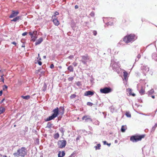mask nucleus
Listing matches in <instances>:
<instances>
[{
  "mask_svg": "<svg viewBox=\"0 0 157 157\" xmlns=\"http://www.w3.org/2000/svg\"><path fill=\"white\" fill-rule=\"evenodd\" d=\"M27 153L26 148L25 147H22L18 149L17 152L13 154V155L15 157L19 156L24 157Z\"/></svg>",
  "mask_w": 157,
  "mask_h": 157,
  "instance_id": "nucleus-1",
  "label": "nucleus"
},
{
  "mask_svg": "<svg viewBox=\"0 0 157 157\" xmlns=\"http://www.w3.org/2000/svg\"><path fill=\"white\" fill-rule=\"evenodd\" d=\"M137 38L136 36L133 34H131L125 36L123 39V41L126 43H132Z\"/></svg>",
  "mask_w": 157,
  "mask_h": 157,
  "instance_id": "nucleus-2",
  "label": "nucleus"
},
{
  "mask_svg": "<svg viewBox=\"0 0 157 157\" xmlns=\"http://www.w3.org/2000/svg\"><path fill=\"white\" fill-rule=\"evenodd\" d=\"M52 112L53 113L52 115L48 117L45 120L46 121H50L56 117L59 114V108L57 107L55 109L52 110Z\"/></svg>",
  "mask_w": 157,
  "mask_h": 157,
  "instance_id": "nucleus-3",
  "label": "nucleus"
},
{
  "mask_svg": "<svg viewBox=\"0 0 157 157\" xmlns=\"http://www.w3.org/2000/svg\"><path fill=\"white\" fill-rule=\"evenodd\" d=\"M145 135H143L140 136H132L130 138L131 141L133 142H136L140 141L144 137Z\"/></svg>",
  "mask_w": 157,
  "mask_h": 157,
  "instance_id": "nucleus-4",
  "label": "nucleus"
},
{
  "mask_svg": "<svg viewBox=\"0 0 157 157\" xmlns=\"http://www.w3.org/2000/svg\"><path fill=\"white\" fill-rule=\"evenodd\" d=\"M110 66L112 67V68L115 71H117L118 70L120 66V64L118 62H116L113 60H111Z\"/></svg>",
  "mask_w": 157,
  "mask_h": 157,
  "instance_id": "nucleus-5",
  "label": "nucleus"
},
{
  "mask_svg": "<svg viewBox=\"0 0 157 157\" xmlns=\"http://www.w3.org/2000/svg\"><path fill=\"white\" fill-rule=\"evenodd\" d=\"M81 61L82 63L85 65H87V63L89 61H90V57L87 55H85L81 56Z\"/></svg>",
  "mask_w": 157,
  "mask_h": 157,
  "instance_id": "nucleus-6",
  "label": "nucleus"
},
{
  "mask_svg": "<svg viewBox=\"0 0 157 157\" xmlns=\"http://www.w3.org/2000/svg\"><path fill=\"white\" fill-rule=\"evenodd\" d=\"M112 91V89L110 87H105L100 90V92L102 94H108Z\"/></svg>",
  "mask_w": 157,
  "mask_h": 157,
  "instance_id": "nucleus-7",
  "label": "nucleus"
},
{
  "mask_svg": "<svg viewBox=\"0 0 157 157\" xmlns=\"http://www.w3.org/2000/svg\"><path fill=\"white\" fill-rule=\"evenodd\" d=\"M67 144V142L65 140H60L58 142V145L59 147L63 148L65 147Z\"/></svg>",
  "mask_w": 157,
  "mask_h": 157,
  "instance_id": "nucleus-8",
  "label": "nucleus"
},
{
  "mask_svg": "<svg viewBox=\"0 0 157 157\" xmlns=\"http://www.w3.org/2000/svg\"><path fill=\"white\" fill-rule=\"evenodd\" d=\"M141 69L145 75H146V74L149 71V68L147 66H142L141 67Z\"/></svg>",
  "mask_w": 157,
  "mask_h": 157,
  "instance_id": "nucleus-9",
  "label": "nucleus"
},
{
  "mask_svg": "<svg viewBox=\"0 0 157 157\" xmlns=\"http://www.w3.org/2000/svg\"><path fill=\"white\" fill-rule=\"evenodd\" d=\"M82 120H84L85 122H86L90 121L93 122V120L90 118V117L88 115H85L83 116L82 118Z\"/></svg>",
  "mask_w": 157,
  "mask_h": 157,
  "instance_id": "nucleus-10",
  "label": "nucleus"
},
{
  "mask_svg": "<svg viewBox=\"0 0 157 157\" xmlns=\"http://www.w3.org/2000/svg\"><path fill=\"white\" fill-rule=\"evenodd\" d=\"M140 86V85H137V88L138 90L139 91L140 94L142 95H143L145 93V88L144 87L142 86H141V89L140 90H139V86Z\"/></svg>",
  "mask_w": 157,
  "mask_h": 157,
  "instance_id": "nucleus-11",
  "label": "nucleus"
},
{
  "mask_svg": "<svg viewBox=\"0 0 157 157\" xmlns=\"http://www.w3.org/2000/svg\"><path fill=\"white\" fill-rule=\"evenodd\" d=\"M19 13V12L17 10H12V13L9 16V17L10 18H13L16 16Z\"/></svg>",
  "mask_w": 157,
  "mask_h": 157,
  "instance_id": "nucleus-12",
  "label": "nucleus"
},
{
  "mask_svg": "<svg viewBox=\"0 0 157 157\" xmlns=\"http://www.w3.org/2000/svg\"><path fill=\"white\" fill-rule=\"evenodd\" d=\"M52 18L53 19V21L54 24L58 26L59 24V22L58 20L57 19V18H55H55H54L53 16H52Z\"/></svg>",
  "mask_w": 157,
  "mask_h": 157,
  "instance_id": "nucleus-13",
  "label": "nucleus"
},
{
  "mask_svg": "<svg viewBox=\"0 0 157 157\" xmlns=\"http://www.w3.org/2000/svg\"><path fill=\"white\" fill-rule=\"evenodd\" d=\"M94 94V92L90 91H86L84 94V95L86 96H88L89 95L92 96Z\"/></svg>",
  "mask_w": 157,
  "mask_h": 157,
  "instance_id": "nucleus-14",
  "label": "nucleus"
},
{
  "mask_svg": "<svg viewBox=\"0 0 157 157\" xmlns=\"http://www.w3.org/2000/svg\"><path fill=\"white\" fill-rule=\"evenodd\" d=\"M64 109L63 107L61 106L59 108V113L62 115L64 113Z\"/></svg>",
  "mask_w": 157,
  "mask_h": 157,
  "instance_id": "nucleus-15",
  "label": "nucleus"
},
{
  "mask_svg": "<svg viewBox=\"0 0 157 157\" xmlns=\"http://www.w3.org/2000/svg\"><path fill=\"white\" fill-rule=\"evenodd\" d=\"M21 16H17L13 19L11 20V21L15 22L18 21L19 20H21Z\"/></svg>",
  "mask_w": 157,
  "mask_h": 157,
  "instance_id": "nucleus-16",
  "label": "nucleus"
},
{
  "mask_svg": "<svg viewBox=\"0 0 157 157\" xmlns=\"http://www.w3.org/2000/svg\"><path fill=\"white\" fill-rule=\"evenodd\" d=\"M152 58L154 60L157 61V54L155 53H153L152 55Z\"/></svg>",
  "mask_w": 157,
  "mask_h": 157,
  "instance_id": "nucleus-17",
  "label": "nucleus"
},
{
  "mask_svg": "<svg viewBox=\"0 0 157 157\" xmlns=\"http://www.w3.org/2000/svg\"><path fill=\"white\" fill-rule=\"evenodd\" d=\"M43 41V39L42 37L40 38L36 42L35 45H37L40 44Z\"/></svg>",
  "mask_w": 157,
  "mask_h": 157,
  "instance_id": "nucleus-18",
  "label": "nucleus"
},
{
  "mask_svg": "<svg viewBox=\"0 0 157 157\" xmlns=\"http://www.w3.org/2000/svg\"><path fill=\"white\" fill-rule=\"evenodd\" d=\"M61 152L60 151H59V153L58 154V157H63L65 155V153L64 151H63L61 152Z\"/></svg>",
  "mask_w": 157,
  "mask_h": 157,
  "instance_id": "nucleus-19",
  "label": "nucleus"
},
{
  "mask_svg": "<svg viewBox=\"0 0 157 157\" xmlns=\"http://www.w3.org/2000/svg\"><path fill=\"white\" fill-rule=\"evenodd\" d=\"M123 76L124 78V79L126 81L127 80V76L128 75V74L127 72L126 71H124L123 72Z\"/></svg>",
  "mask_w": 157,
  "mask_h": 157,
  "instance_id": "nucleus-20",
  "label": "nucleus"
},
{
  "mask_svg": "<svg viewBox=\"0 0 157 157\" xmlns=\"http://www.w3.org/2000/svg\"><path fill=\"white\" fill-rule=\"evenodd\" d=\"M21 97L24 99L28 100L30 98V97L29 95H27L26 96L22 95L21 96Z\"/></svg>",
  "mask_w": 157,
  "mask_h": 157,
  "instance_id": "nucleus-21",
  "label": "nucleus"
},
{
  "mask_svg": "<svg viewBox=\"0 0 157 157\" xmlns=\"http://www.w3.org/2000/svg\"><path fill=\"white\" fill-rule=\"evenodd\" d=\"M127 129V126L126 125H122L121 129V131L122 132H124L125 130Z\"/></svg>",
  "mask_w": 157,
  "mask_h": 157,
  "instance_id": "nucleus-22",
  "label": "nucleus"
},
{
  "mask_svg": "<svg viewBox=\"0 0 157 157\" xmlns=\"http://www.w3.org/2000/svg\"><path fill=\"white\" fill-rule=\"evenodd\" d=\"M67 69L70 72H73L74 71L73 67L71 65L69 66Z\"/></svg>",
  "mask_w": 157,
  "mask_h": 157,
  "instance_id": "nucleus-23",
  "label": "nucleus"
},
{
  "mask_svg": "<svg viewBox=\"0 0 157 157\" xmlns=\"http://www.w3.org/2000/svg\"><path fill=\"white\" fill-rule=\"evenodd\" d=\"M154 92V90L153 89H151L150 90L148 91L147 92V94L149 95L152 94Z\"/></svg>",
  "mask_w": 157,
  "mask_h": 157,
  "instance_id": "nucleus-24",
  "label": "nucleus"
},
{
  "mask_svg": "<svg viewBox=\"0 0 157 157\" xmlns=\"http://www.w3.org/2000/svg\"><path fill=\"white\" fill-rule=\"evenodd\" d=\"M59 136V134L58 133H55L54 136V137L55 139H58Z\"/></svg>",
  "mask_w": 157,
  "mask_h": 157,
  "instance_id": "nucleus-25",
  "label": "nucleus"
},
{
  "mask_svg": "<svg viewBox=\"0 0 157 157\" xmlns=\"http://www.w3.org/2000/svg\"><path fill=\"white\" fill-rule=\"evenodd\" d=\"M5 111V108L3 107H0V114L4 113Z\"/></svg>",
  "mask_w": 157,
  "mask_h": 157,
  "instance_id": "nucleus-26",
  "label": "nucleus"
},
{
  "mask_svg": "<svg viewBox=\"0 0 157 157\" xmlns=\"http://www.w3.org/2000/svg\"><path fill=\"white\" fill-rule=\"evenodd\" d=\"M93 122L94 124L97 125H98L99 123V121L97 120H94L93 121V122Z\"/></svg>",
  "mask_w": 157,
  "mask_h": 157,
  "instance_id": "nucleus-27",
  "label": "nucleus"
},
{
  "mask_svg": "<svg viewBox=\"0 0 157 157\" xmlns=\"http://www.w3.org/2000/svg\"><path fill=\"white\" fill-rule=\"evenodd\" d=\"M52 124H53L50 122H48L47 124V127L48 128H51L52 127Z\"/></svg>",
  "mask_w": 157,
  "mask_h": 157,
  "instance_id": "nucleus-28",
  "label": "nucleus"
},
{
  "mask_svg": "<svg viewBox=\"0 0 157 157\" xmlns=\"http://www.w3.org/2000/svg\"><path fill=\"white\" fill-rule=\"evenodd\" d=\"M37 33V31H34L33 32H30L29 33V34L31 36V37H33V34H35V33L36 34Z\"/></svg>",
  "mask_w": 157,
  "mask_h": 157,
  "instance_id": "nucleus-29",
  "label": "nucleus"
},
{
  "mask_svg": "<svg viewBox=\"0 0 157 157\" xmlns=\"http://www.w3.org/2000/svg\"><path fill=\"white\" fill-rule=\"evenodd\" d=\"M100 147H101V145L100 144H97V146H95L94 148L96 150H97L98 149H100Z\"/></svg>",
  "mask_w": 157,
  "mask_h": 157,
  "instance_id": "nucleus-30",
  "label": "nucleus"
},
{
  "mask_svg": "<svg viewBox=\"0 0 157 157\" xmlns=\"http://www.w3.org/2000/svg\"><path fill=\"white\" fill-rule=\"evenodd\" d=\"M59 130L62 133V135L63 136L64 135V128L63 127H61L59 128Z\"/></svg>",
  "mask_w": 157,
  "mask_h": 157,
  "instance_id": "nucleus-31",
  "label": "nucleus"
},
{
  "mask_svg": "<svg viewBox=\"0 0 157 157\" xmlns=\"http://www.w3.org/2000/svg\"><path fill=\"white\" fill-rule=\"evenodd\" d=\"M127 91L128 92L129 95H131V94H132V90L130 88H128L127 90Z\"/></svg>",
  "mask_w": 157,
  "mask_h": 157,
  "instance_id": "nucleus-32",
  "label": "nucleus"
},
{
  "mask_svg": "<svg viewBox=\"0 0 157 157\" xmlns=\"http://www.w3.org/2000/svg\"><path fill=\"white\" fill-rule=\"evenodd\" d=\"M157 127V124L156 123L154 126H153L152 128V131H154L155 128Z\"/></svg>",
  "mask_w": 157,
  "mask_h": 157,
  "instance_id": "nucleus-33",
  "label": "nucleus"
},
{
  "mask_svg": "<svg viewBox=\"0 0 157 157\" xmlns=\"http://www.w3.org/2000/svg\"><path fill=\"white\" fill-rule=\"evenodd\" d=\"M126 116L128 117H131V115L129 112H127L125 113Z\"/></svg>",
  "mask_w": 157,
  "mask_h": 157,
  "instance_id": "nucleus-34",
  "label": "nucleus"
},
{
  "mask_svg": "<svg viewBox=\"0 0 157 157\" xmlns=\"http://www.w3.org/2000/svg\"><path fill=\"white\" fill-rule=\"evenodd\" d=\"M141 55L140 54H139L137 56V58H138L137 59H135V61H138V60H139V59H140L141 57Z\"/></svg>",
  "mask_w": 157,
  "mask_h": 157,
  "instance_id": "nucleus-35",
  "label": "nucleus"
},
{
  "mask_svg": "<svg viewBox=\"0 0 157 157\" xmlns=\"http://www.w3.org/2000/svg\"><path fill=\"white\" fill-rule=\"evenodd\" d=\"M103 142L104 145H107L109 147L111 145L110 143H107V142L105 141H103Z\"/></svg>",
  "mask_w": 157,
  "mask_h": 157,
  "instance_id": "nucleus-36",
  "label": "nucleus"
},
{
  "mask_svg": "<svg viewBox=\"0 0 157 157\" xmlns=\"http://www.w3.org/2000/svg\"><path fill=\"white\" fill-rule=\"evenodd\" d=\"M76 97V95L75 94H71L70 97V98L71 99H73L75 98V97Z\"/></svg>",
  "mask_w": 157,
  "mask_h": 157,
  "instance_id": "nucleus-37",
  "label": "nucleus"
},
{
  "mask_svg": "<svg viewBox=\"0 0 157 157\" xmlns=\"http://www.w3.org/2000/svg\"><path fill=\"white\" fill-rule=\"evenodd\" d=\"M107 25H113L112 22H109L106 23Z\"/></svg>",
  "mask_w": 157,
  "mask_h": 157,
  "instance_id": "nucleus-38",
  "label": "nucleus"
},
{
  "mask_svg": "<svg viewBox=\"0 0 157 157\" xmlns=\"http://www.w3.org/2000/svg\"><path fill=\"white\" fill-rule=\"evenodd\" d=\"M87 105H89L90 106H92L93 105V104L90 102H87Z\"/></svg>",
  "mask_w": 157,
  "mask_h": 157,
  "instance_id": "nucleus-39",
  "label": "nucleus"
},
{
  "mask_svg": "<svg viewBox=\"0 0 157 157\" xmlns=\"http://www.w3.org/2000/svg\"><path fill=\"white\" fill-rule=\"evenodd\" d=\"M7 88H8L7 86L6 85H4L3 86V89L4 90H7Z\"/></svg>",
  "mask_w": 157,
  "mask_h": 157,
  "instance_id": "nucleus-40",
  "label": "nucleus"
},
{
  "mask_svg": "<svg viewBox=\"0 0 157 157\" xmlns=\"http://www.w3.org/2000/svg\"><path fill=\"white\" fill-rule=\"evenodd\" d=\"M47 85L45 83H44V85L43 88L44 89H43V90H45L46 89Z\"/></svg>",
  "mask_w": 157,
  "mask_h": 157,
  "instance_id": "nucleus-41",
  "label": "nucleus"
},
{
  "mask_svg": "<svg viewBox=\"0 0 157 157\" xmlns=\"http://www.w3.org/2000/svg\"><path fill=\"white\" fill-rule=\"evenodd\" d=\"M68 80L69 81H72L74 79V78L73 77H70L68 78Z\"/></svg>",
  "mask_w": 157,
  "mask_h": 157,
  "instance_id": "nucleus-42",
  "label": "nucleus"
},
{
  "mask_svg": "<svg viewBox=\"0 0 157 157\" xmlns=\"http://www.w3.org/2000/svg\"><path fill=\"white\" fill-rule=\"evenodd\" d=\"M90 15L92 17H94V13L93 12H92L90 13Z\"/></svg>",
  "mask_w": 157,
  "mask_h": 157,
  "instance_id": "nucleus-43",
  "label": "nucleus"
},
{
  "mask_svg": "<svg viewBox=\"0 0 157 157\" xmlns=\"http://www.w3.org/2000/svg\"><path fill=\"white\" fill-rule=\"evenodd\" d=\"M108 19V18H103V21L104 22H105V21H107V20ZM108 19H109V20H110L111 19V18H108Z\"/></svg>",
  "mask_w": 157,
  "mask_h": 157,
  "instance_id": "nucleus-44",
  "label": "nucleus"
},
{
  "mask_svg": "<svg viewBox=\"0 0 157 157\" xmlns=\"http://www.w3.org/2000/svg\"><path fill=\"white\" fill-rule=\"evenodd\" d=\"M72 64L73 65H74L75 67H76L77 66V63H76L75 62H74L72 63Z\"/></svg>",
  "mask_w": 157,
  "mask_h": 157,
  "instance_id": "nucleus-45",
  "label": "nucleus"
},
{
  "mask_svg": "<svg viewBox=\"0 0 157 157\" xmlns=\"http://www.w3.org/2000/svg\"><path fill=\"white\" fill-rule=\"evenodd\" d=\"M93 34L94 36H96L97 34V32L96 31L94 30L93 31Z\"/></svg>",
  "mask_w": 157,
  "mask_h": 157,
  "instance_id": "nucleus-46",
  "label": "nucleus"
},
{
  "mask_svg": "<svg viewBox=\"0 0 157 157\" xmlns=\"http://www.w3.org/2000/svg\"><path fill=\"white\" fill-rule=\"evenodd\" d=\"M59 14V13L57 12H56L55 13V15L54 16H53L54 17V18H55V17H56V15H58Z\"/></svg>",
  "mask_w": 157,
  "mask_h": 157,
  "instance_id": "nucleus-47",
  "label": "nucleus"
},
{
  "mask_svg": "<svg viewBox=\"0 0 157 157\" xmlns=\"http://www.w3.org/2000/svg\"><path fill=\"white\" fill-rule=\"evenodd\" d=\"M68 58L70 59H72L74 58V56L73 55H71L69 56L68 57Z\"/></svg>",
  "mask_w": 157,
  "mask_h": 157,
  "instance_id": "nucleus-48",
  "label": "nucleus"
},
{
  "mask_svg": "<svg viewBox=\"0 0 157 157\" xmlns=\"http://www.w3.org/2000/svg\"><path fill=\"white\" fill-rule=\"evenodd\" d=\"M32 39V40L35 41V40L36 39V37L35 36H33V37H31Z\"/></svg>",
  "mask_w": 157,
  "mask_h": 157,
  "instance_id": "nucleus-49",
  "label": "nucleus"
},
{
  "mask_svg": "<svg viewBox=\"0 0 157 157\" xmlns=\"http://www.w3.org/2000/svg\"><path fill=\"white\" fill-rule=\"evenodd\" d=\"M38 57L37 58V61H39V60H41V58L40 57V54H38Z\"/></svg>",
  "mask_w": 157,
  "mask_h": 157,
  "instance_id": "nucleus-50",
  "label": "nucleus"
},
{
  "mask_svg": "<svg viewBox=\"0 0 157 157\" xmlns=\"http://www.w3.org/2000/svg\"><path fill=\"white\" fill-rule=\"evenodd\" d=\"M37 62L39 65H42V63L41 62L39 61H37Z\"/></svg>",
  "mask_w": 157,
  "mask_h": 157,
  "instance_id": "nucleus-51",
  "label": "nucleus"
},
{
  "mask_svg": "<svg viewBox=\"0 0 157 157\" xmlns=\"http://www.w3.org/2000/svg\"><path fill=\"white\" fill-rule=\"evenodd\" d=\"M75 154L74 153H72L69 157H74Z\"/></svg>",
  "mask_w": 157,
  "mask_h": 157,
  "instance_id": "nucleus-52",
  "label": "nucleus"
},
{
  "mask_svg": "<svg viewBox=\"0 0 157 157\" xmlns=\"http://www.w3.org/2000/svg\"><path fill=\"white\" fill-rule=\"evenodd\" d=\"M50 67L51 68V69H53L54 68V65H53V64H52L50 66Z\"/></svg>",
  "mask_w": 157,
  "mask_h": 157,
  "instance_id": "nucleus-53",
  "label": "nucleus"
},
{
  "mask_svg": "<svg viewBox=\"0 0 157 157\" xmlns=\"http://www.w3.org/2000/svg\"><path fill=\"white\" fill-rule=\"evenodd\" d=\"M27 34V32H24L22 34V36H26Z\"/></svg>",
  "mask_w": 157,
  "mask_h": 157,
  "instance_id": "nucleus-54",
  "label": "nucleus"
},
{
  "mask_svg": "<svg viewBox=\"0 0 157 157\" xmlns=\"http://www.w3.org/2000/svg\"><path fill=\"white\" fill-rule=\"evenodd\" d=\"M12 44H13L15 45H16L17 44L16 43L15 41H13V42H12Z\"/></svg>",
  "mask_w": 157,
  "mask_h": 157,
  "instance_id": "nucleus-55",
  "label": "nucleus"
},
{
  "mask_svg": "<svg viewBox=\"0 0 157 157\" xmlns=\"http://www.w3.org/2000/svg\"><path fill=\"white\" fill-rule=\"evenodd\" d=\"M2 90H1L0 91V96H1L2 95Z\"/></svg>",
  "mask_w": 157,
  "mask_h": 157,
  "instance_id": "nucleus-56",
  "label": "nucleus"
},
{
  "mask_svg": "<svg viewBox=\"0 0 157 157\" xmlns=\"http://www.w3.org/2000/svg\"><path fill=\"white\" fill-rule=\"evenodd\" d=\"M75 9H78V5H75Z\"/></svg>",
  "mask_w": 157,
  "mask_h": 157,
  "instance_id": "nucleus-57",
  "label": "nucleus"
},
{
  "mask_svg": "<svg viewBox=\"0 0 157 157\" xmlns=\"http://www.w3.org/2000/svg\"><path fill=\"white\" fill-rule=\"evenodd\" d=\"M80 137L79 136H78L76 139V141H77L79 140Z\"/></svg>",
  "mask_w": 157,
  "mask_h": 157,
  "instance_id": "nucleus-58",
  "label": "nucleus"
},
{
  "mask_svg": "<svg viewBox=\"0 0 157 157\" xmlns=\"http://www.w3.org/2000/svg\"><path fill=\"white\" fill-rule=\"evenodd\" d=\"M131 95H132L134 97V96H135L136 94H135L134 93H133V94L132 93V94H131Z\"/></svg>",
  "mask_w": 157,
  "mask_h": 157,
  "instance_id": "nucleus-59",
  "label": "nucleus"
},
{
  "mask_svg": "<svg viewBox=\"0 0 157 157\" xmlns=\"http://www.w3.org/2000/svg\"><path fill=\"white\" fill-rule=\"evenodd\" d=\"M93 78H91L90 80V81L91 82H92L93 81Z\"/></svg>",
  "mask_w": 157,
  "mask_h": 157,
  "instance_id": "nucleus-60",
  "label": "nucleus"
},
{
  "mask_svg": "<svg viewBox=\"0 0 157 157\" xmlns=\"http://www.w3.org/2000/svg\"><path fill=\"white\" fill-rule=\"evenodd\" d=\"M111 49H108V52H111Z\"/></svg>",
  "mask_w": 157,
  "mask_h": 157,
  "instance_id": "nucleus-61",
  "label": "nucleus"
},
{
  "mask_svg": "<svg viewBox=\"0 0 157 157\" xmlns=\"http://www.w3.org/2000/svg\"><path fill=\"white\" fill-rule=\"evenodd\" d=\"M151 97L152 98H155V96H154V95H152L151 96Z\"/></svg>",
  "mask_w": 157,
  "mask_h": 157,
  "instance_id": "nucleus-62",
  "label": "nucleus"
},
{
  "mask_svg": "<svg viewBox=\"0 0 157 157\" xmlns=\"http://www.w3.org/2000/svg\"><path fill=\"white\" fill-rule=\"evenodd\" d=\"M117 143V140H116L115 141V143Z\"/></svg>",
  "mask_w": 157,
  "mask_h": 157,
  "instance_id": "nucleus-63",
  "label": "nucleus"
},
{
  "mask_svg": "<svg viewBox=\"0 0 157 157\" xmlns=\"http://www.w3.org/2000/svg\"><path fill=\"white\" fill-rule=\"evenodd\" d=\"M4 99H3L1 101V102H3V101H4Z\"/></svg>",
  "mask_w": 157,
  "mask_h": 157,
  "instance_id": "nucleus-64",
  "label": "nucleus"
}]
</instances>
